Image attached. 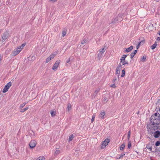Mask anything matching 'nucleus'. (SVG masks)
Segmentation results:
<instances>
[{
    "instance_id": "nucleus-1",
    "label": "nucleus",
    "mask_w": 160,
    "mask_h": 160,
    "mask_svg": "<svg viewBox=\"0 0 160 160\" xmlns=\"http://www.w3.org/2000/svg\"><path fill=\"white\" fill-rule=\"evenodd\" d=\"M151 122H153L156 123L160 122V114L159 113H155L151 118Z\"/></svg>"
},
{
    "instance_id": "nucleus-2",
    "label": "nucleus",
    "mask_w": 160,
    "mask_h": 160,
    "mask_svg": "<svg viewBox=\"0 0 160 160\" xmlns=\"http://www.w3.org/2000/svg\"><path fill=\"white\" fill-rule=\"evenodd\" d=\"M151 124L148 125V129H150L148 130V132H151L152 131H155L158 128L159 123H156L153 122H151Z\"/></svg>"
},
{
    "instance_id": "nucleus-3",
    "label": "nucleus",
    "mask_w": 160,
    "mask_h": 160,
    "mask_svg": "<svg viewBox=\"0 0 160 160\" xmlns=\"http://www.w3.org/2000/svg\"><path fill=\"white\" fill-rule=\"evenodd\" d=\"M22 49L19 48V47H18L16 48L13 51L12 53V55L13 56H15L16 55H18L21 51Z\"/></svg>"
},
{
    "instance_id": "nucleus-4",
    "label": "nucleus",
    "mask_w": 160,
    "mask_h": 160,
    "mask_svg": "<svg viewBox=\"0 0 160 160\" xmlns=\"http://www.w3.org/2000/svg\"><path fill=\"white\" fill-rule=\"evenodd\" d=\"M12 85V83L11 82H9L4 87V88L2 90V92L3 93H5L6 92L9 88Z\"/></svg>"
},
{
    "instance_id": "nucleus-5",
    "label": "nucleus",
    "mask_w": 160,
    "mask_h": 160,
    "mask_svg": "<svg viewBox=\"0 0 160 160\" xmlns=\"http://www.w3.org/2000/svg\"><path fill=\"white\" fill-rule=\"evenodd\" d=\"M152 135L155 138H158L160 137V131L157 130L155 131H152Z\"/></svg>"
},
{
    "instance_id": "nucleus-6",
    "label": "nucleus",
    "mask_w": 160,
    "mask_h": 160,
    "mask_svg": "<svg viewBox=\"0 0 160 160\" xmlns=\"http://www.w3.org/2000/svg\"><path fill=\"white\" fill-rule=\"evenodd\" d=\"M9 35V33L8 32H4L2 35V42H4L5 41L6 39L8 38Z\"/></svg>"
},
{
    "instance_id": "nucleus-7",
    "label": "nucleus",
    "mask_w": 160,
    "mask_h": 160,
    "mask_svg": "<svg viewBox=\"0 0 160 160\" xmlns=\"http://www.w3.org/2000/svg\"><path fill=\"white\" fill-rule=\"evenodd\" d=\"M109 142V139L108 138L106 139L103 142L102 144L101 148H104Z\"/></svg>"
},
{
    "instance_id": "nucleus-8",
    "label": "nucleus",
    "mask_w": 160,
    "mask_h": 160,
    "mask_svg": "<svg viewBox=\"0 0 160 160\" xmlns=\"http://www.w3.org/2000/svg\"><path fill=\"white\" fill-rule=\"evenodd\" d=\"M105 50L106 49L104 48L99 50V52L98 54V58L99 59L102 56L103 53L105 51Z\"/></svg>"
},
{
    "instance_id": "nucleus-9",
    "label": "nucleus",
    "mask_w": 160,
    "mask_h": 160,
    "mask_svg": "<svg viewBox=\"0 0 160 160\" xmlns=\"http://www.w3.org/2000/svg\"><path fill=\"white\" fill-rule=\"evenodd\" d=\"M36 142L34 140L31 141L29 143V146L32 149L34 148L36 146Z\"/></svg>"
},
{
    "instance_id": "nucleus-10",
    "label": "nucleus",
    "mask_w": 160,
    "mask_h": 160,
    "mask_svg": "<svg viewBox=\"0 0 160 160\" xmlns=\"http://www.w3.org/2000/svg\"><path fill=\"white\" fill-rule=\"evenodd\" d=\"M60 62V61H57L54 63L53 67L52 68V69L53 70L56 69L58 67L59 64Z\"/></svg>"
},
{
    "instance_id": "nucleus-11",
    "label": "nucleus",
    "mask_w": 160,
    "mask_h": 160,
    "mask_svg": "<svg viewBox=\"0 0 160 160\" xmlns=\"http://www.w3.org/2000/svg\"><path fill=\"white\" fill-rule=\"evenodd\" d=\"M105 115V112H101L99 115V117L102 119L104 118V116Z\"/></svg>"
},
{
    "instance_id": "nucleus-12",
    "label": "nucleus",
    "mask_w": 160,
    "mask_h": 160,
    "mask_svg": "<svg viewBox=\"0 0 160 160\" xmlns=\"http://www.w3.org/2000/svg\"><path fill=\"white\" fill-rule=\"evenodd\" d=\"M133 48V47L132 46H131L130 47L127 48L126 50H125V51L128 52H130L132 50Z\"/></svg>"
},
{
    "instance_id": "nucleus-13",
    "label": "nucleus",
    "mask_w": 160,
    "mask_h": 160,
    "mask_svg": "<svg viewBox=\"0 0 160 160\" xmlns=\"http://www.w3.org/2000/svg\"><path fill=\"white\" fill-rule=\"evenodd\" d=\"M127 55H123L122 57L121 58L120 60L121 62H123V61H124L125 60V58L127 57Z\"/></svg>"
},
{
    "instance_id": "nucleus-14",
    "label": "nucleus",
    "mask_w": 160,
    "mask_h": 160,
    "mask_svg": "<svg viewBox=\"0 0 160 160\" xmlns=\"http://www.w3.org/2000/svg\"><path fill=\"white\" fill-rule=\"evenodd\" d=\"M36 160H45V158L43 156H41L38 158Z\"/></svg>"
},
{
    "instance_id": "nucleus-15",
    "label": "nucleus",
    "mask_w": 160,
    "mask_h": 160,
    "mask_svg": "<svg viewBox=\"0 0 160 160\" xmlns=\"http://www.w3.org/2000/svg\"><path fill=\"white\" fill-rule=\"evenodd\" d=\"M118 17L115 18H113L112 22V23H115L118 20Z\"/></svg>"
},
{
    "instance_id": "nucleus-16",
    "label": "nucleus",
    "mask_w": 160,
    "mask_h": 160,
    "mask_svg": "<svg viewBox=\"0 0 160 160\" xmlns=\"http://www.w3.org/2000/svg\"><path fill=\"white\" fill-rule=\"evenodd\" d=\"M125 146V144L124 143H123L122 144L121 146L120 147V150H122L123 148H124Z\"/></svg>"
},
{
    "instance_id": "nucleus-17",
    "label": "nucleus",
    "mask_w": 160,
    "mask_h": 160,
    "mask_svg": "<svg viewBox=\"0 0 160 160\" xmlns=\"http://www.w3.org/2000/svg\"><path fill=\"white\" fill-rule=\"evenodd\" d=\"M71 106L70 103H68L67 105V109L68 111L69 112L70 110L71 109Z\"/></svg>"
},
{
    "instance_id": "nucleus-18",
    "label": "nucleus",
    "mask_w": 160,
    "mask_h": 160,
    "mask_svg": "<svg viewBox=\"0 0 160 160\" xmlns=\"http://www.w3.org/2000/svg\"><path fill=\"white\" fill-rule=\"evenodd\" d=\"M125 155V153H122L120 155H119V157H117V159H119L120 158H121L122 157L124 156Z\"/></svg>"
},
{
    "instance_id": "nucleus-19",
    "label": "nucleus",
    "mask_w": 160,
    "mask_h": 160,
    "mask_svg": "<svg viewBox=\"0 0 160 160\" xmlns=\"http://www.w3.org/2000/svg\"><path fill=\"white\" fill-rule=\"evenodd\" d=\"M56 55V54H54V53H53V54H51L50 56H49V58H50V59L51 60L53 58H54V57Z\"/></svg>"
},
{
    "instance_id": "nucleus-20",
    "label": "nucleus",
    "mask_w": 160,
    "mask_h": 160,
    "mask_svg": "<svg viewBox=\"0 0 160 160\" xmlns=\"http://www.w3.org/2000/svg\"><path fill=\"white\" fill-rule=\"evenodd\" d=\"M150 151H151L152 150V147L150 144H148L146 147Z\"/></svg>"
},
{
    "instance_id": "nucleus-21",
    "label": "nucleus",
    "mask_w": 160,
    "mask_h": 160,
    "mask_svg": "<svg viewBox=\"0 0 160 160\" xmlns=\"http://www.w3.org/2000/svg\"><path fill=\"white\" fill-rule=\"evenodd\" d=\"M74 137V136L73 135V134H72V135H71L69 137V141H72Z\"/></svg>"
},
{
    "instance_id": "nucleus-22",
    "label": "nucleus",
    "mask_w": 160,
    "mask_h": 160,
    "mask_svg": "<svg viewBox=\"0 0 160 160\" xmlns=\"http://www.w3.org/2000/svg\"><path fill=\"white\" fill-rule=\"evenodd\" d=\"M28 107L25 108L23 109H22L21 110L20 112H23L26 111V110L28 109Z\"/></svg>"
},
{
    "instance_id": "nucleus-23",
    "label": "nucleus",
    "mask_w": 160,
    "mask_h": 160,
    "mask_svg": "<svg viewBox=\"0 0 160 160\" xmlns=\"http://www.w3.org/2000/svg\"><path fill=\"white\" fill-rule=\"evenodd\" d=\"M122 74L121 76V77H123L125 74V69H123L122 71Z\"/></svg>"
},
{
    "instance_id": "nucleus-24",
    "label": "nucleus",
    "mask_w": 160,
    "mask_h": 160,
    "mask_svg": "<svg viewBox=\"0 0 160 160\" xmlns=\"http://www.w3.org/2000/svg\"><path fill=\"white\" fill-rule=\"evenodd\" d=\"M157 46V44L156 43H155L154 44H153L151 47V49H154Z\"/></svg>"
},
{
    "instance_id": "nucleus-25",
    "label": "nucleus",
    "mask_w": 160,
    "mask_h": 160,
    "mask_svg": "<svg viewBox=\"0 0 160 160\" xmlns=\"http://www.w3.org/2000/svg\"><path fill=\"white\" fill-rule=\"evenodd\" d=\"M95 117V115L94 114H93L92 116V118L91 119L92 122L94 120V119Z\"/></svg>"
},
{
    "instance_id": "nucleus-26",
    "label": "nucleus",
    "mask_w": 160,
    "mask_h": 160,
    "mask_svg": "<svg viewBox=\"0 0 160 160\" xmlns=\"http://www.w3.org/2000/svg\"><path fill=\"white\" fill-rule=\"evenodd\" d=\"M51 114L52 116H54L55 115L56 112L54 111L51 112Z\"/></svg>"
},
{
    "instance_id": "nucleus-27",
    "label": "nucleus",
    "mask_w": 160,
    "mask_h": 160,
    "mask_svg": "<svg viewBox=\"0 0 160 160\" xmlns=\"http://www.w3.org/2000/svg\"><path fill=\"white\" fill-rule=\"evenodd\" d=\"M108 100V98L106 97H104V99L103 100V101L105 103L107 102Z\"/></svg>"
},
{
    "instance_id": "nucleus-28",
    "label": "nucleus",
    "mask_w": 160,
    "mask_h": 160,
    "mask_svg": "<svg viewBox=\"0 0 160 160\" xmlns=\"http://www.w3.org/2000/svg\"><path fill=\"white\" fill-rule=\"evenodd\" d=\"M131 143L130 141H129L128 143V148H130L131 147Z\"/></svg>"
},
{
    "instance_id": "nucleus-29",
    "label": "nucleus",
    "mask_w": 160,
    "mask_h": 160,
    "mask_svg": "<svg viewBox=\"0 0 160 160\" xmlns=\"http://www.w3.org/2000/svg\"><path fill=\"white\" fill-rule=\"evenodd\" d=\"M121 67H122V65L120 64H119L118 65V66L117 67V69L118 70H121Z\"/></svg>"
},
{
    "instance_id": "nucleus-30",
    "label": "nucleus",
    "mask_w": 160,
    "mask_h": 160,
    "mask_svg": "<svg viewBox=\"0 0 160 160\" xmlns=\"http://www.w3.org/2000/svg\"><path fill=\"white\" fill-rule=\"evenodd\" d=\"M146 56H144L142 57V58H141V61H144L146 60Z\"/></svg>"
},
{
    "instance_id": "nucleus-31",
    "label": "nucleus",
    "mask_w": 160,
    "mask_h": 160,
    "mask_svg": "<svg viewBox=\"0 0 160 160\" xmlns=\"http://www.w3.org/2000/svg\"><path fill=\"white\" fill-rule=\"evenodd\" d=\"M87 42V40H83L82 41V44H85Z\"/></svg>"
},
{
    "instance_id": "nucleus-32",
    "label": "nucleus",
    "mask_w": 160,
    "mask_h": 160,
    "mask_svg": "<svg viewBox=\"0 0 160 160\" xmlns=\"http://www.w3.org/2000/svg\"><path fill=\"white\" fill-rule=\"evenodd\" d=\"M130 134H131L130 131H129V132H128V140H129V138H130Z\"/></svg>"
},
{
    "instance_id": "nucleus-33",
    "label": "nucleus",
    "mask_w": 160,
    "mask_h": 160,
    "mask_svg": "<svg viewBox=\"0 0 160 160\" xmlns=\"http://www.w3.org/2000/svg\"><path fill=\"white\" fill-rule=\"evenodd\" d=\"M26 104V103H23L20 106V108H22Z\"/></svg>"
},
{
    "instance_id": "nucleus-34",
    "label": "nucleus",
    "mask_w": 160,
    "mask_h": 160,
    "mask_svg": "<svg viewBox=\"0 0 160 160\" xmlns=\"http://www.w3.org/2000/svg\"><path fill=\"white\" fill-rule=\"evenodd\" d=\"M160 144V141H157L155 143V145L156 146H158Z\"/></svg>"
},
{
    "instance_id": "nucleus-35",
    "label": "nucleus",
    "mask_w": 160,
    "mask_h": 160,
    "mask_svg": "<svg viewBox=\"0 0 160 160\" xmlns=\"http://www.w3.org/2000/svg\"><path fill=\"white\" fill-rule=\"evenodd\" d=\"M60 152V151L59 150H57L55 152V154H59Z\"/></svg>"
},
{
    "instance_id": "nucleus-36",
    "label": "nucleus",
    "mask_w": 160,
    "mask_h": 160,
    "mask_svg": "<svg viewBox=\"0 0 160 160\" xmlns=\"http://www.w3.org/2000/svg\"><path fill=\"white\" fill-rule=\"evenodd\" d=\"M144 43V41H142L141 42H140L138 43V45L139 46H140L141 44L142 45Z\"/></svg>"
},
{
    "instance_id": "nucleus-37",
    "label": "nucleus",
    "mask_w": 160,
    "mask_h": 160,
    "mask_svg": "<svg viewBox=\"0 0 160 160\" xmlns=\"http://www.w3.org/2000/svg\"><path fill=\"white\" fill-rule=\"evenodd\" d=\"M50 60H51L50 58H49L48 57L47 58V59L46 60V63H48V62H49Z\"/></svg>"
},
{
    "instance_id": "nucleus-38",
    "label": "nucleus",
    "mask_w": 160,
    "mask_h": 160,
    "mask_svg": "<svg viewBox=\"0 0 160 160\" xmlns=\"http://www.w3.org/2000/svg\"><path fill=\"white\" fill-rule=\"evenodd\" d=\"M66 34V32L64 31H63L62 32V36L64 37Z\"/></svg>"
},
{
    "instance_id": "nucleus-39",
    "label": "nucleus",
    "mask_w": 160,
    "mask_h": 160,
    "mask_svg": "<svg viewBox=\"0 0 160 160\" xmlns=\"http://www.w3.org/2000/svg\"><path fill=\"white\" fill-rule=\"evenodd\" d=\"M122 62L123 65H125L126 64H128V62H125V61H123V62H120V63Z\"/></svg>"
},
{
    "instance_id": "nucleus-40",
    "label": "nucleus",
    "mask_w": 160,
    "mask_h": 160,
    "mask_svg": "<svg viewBox=\"0 0 160 160\" xmlns=\"http://www.w3.org/2000/svg\"><path fill=\"white\" fill-rule=\"evenodd\" d=\"M117 69V71H116V74H118V77L119 75V74H120V70H118L117 69Z\"/></svg>"
},
{
    "instance_id": "nucleus-41",
    "label": "nucleus",
    "mask_w": 160,
    "mask_h": 160,
    "mask_svg": "<svg viewBox=\"0 0 160 160\" xmlns=\"http://www.w3.org/2000/svg\"><path fill=\"white\" fill-rule=\"evenodd\" d=\"M24 46H25V44H22L21 46H19V48H20L21 49H22V48H23Z\"/></svg>"
},
{
    "instance_id": "nucleus-42",
    "label": "nucleus",
    "mask_w": 160,
    "mask_h": 160,
    "mask_svg": "<svg viewBox=\"0 0 160 160\" xmlns=\"http://www.w3.org/2000/svg\"><path fill=\"white\" fill-rule=\"evenodd\" d=\"M135 55L132 52V53H131V54H130V56H131V58H133V57H134V56Z\"/></svg>"
},
{
    "instance_id": "nucleus-43",
    "label": "nucleus",
    "mask_w": 160,
    "mask_h": 160,
    "mask_svg": "<svg viewBox=\"0 0 160 160\" xmlns=\"http://www.w3.org/2000/svg\"><path fill=\"white\" fill-rule=\"evenodd\" d=\"M111 87H112L113 88H115L116 87V86L114 84L111 85L110 86Z\"/></svg>"
},
{
    "instance_id": "nucleus-44",
    "label": "nucleus",
    "mask_w": 160,
    "mask_h": 160,
    "mask_svg": "<svg viewBox=\"0 0 160 160\" xmlns=\"http://www.w3.org/2000/svg\"><path fill=\"white\" fill-rule=\"evenodd\" d=\"M137 52V50H135L134 51V52H132L135 55V54Z\"/></svg>"
},
{
    "instance_id": "nucleus-45",
    "label": "nucleus",
    "mask_w": 160,
    "mask_h": 160,
    "mask_svg": "<svg viewBox=\"0 0 160 160\" xmlns=\"http://www.w3.org/2000/svg\"><path fill=\"white\" fill-rule=\"evenodd\" d=\"M98 92V90H96L94 92V93L95 94H97Z\"/></svg>"
},
{
    "instance_id": "nucleus-46",
    "label": "nucleus",
    "mask_w": 160,
    "mask_h": 160,
    "mask_svg": "<svg viewBox=\"0 0 160 160\" xmlns=\"http://www.w3.org/2000/svg\"><path fill=\"white\" fill-rule=\"evenodd\" d=\"M35 57L33 56L32 57V60H34L35 59Z\"/></svg>"
},
{
    "instance_id": "nucleus-47",
    "label": "nucleus",
    "mask_w": 160,
    "mask_h": 160,
    "mask_svg": "<svg viewBox=\"0 0 160 160\" xmlns=\"http://www.w3.org/2000/svg\"><path fill=\"white\" fill-rule=\"evenodd\" d=\"M70 58H69L67 61V63H68L70 61Z\"/></svg>"
},
{
    "instance_id": "nucleus-48",
    "label": "nucleus",
    "mask_w": 160,
    "mask_h": 160,
    "mask_svg": "<svg viewBox=\"0 0 160 160\" xmlns=\"http://www.w3.org/2000/svg\"><path fill=\"white\" fill-rule=\"evenodd\" d=\"M50 1H52V2H55L57 0H50Z\"/></svg>"
},
{
    "instance_id": "nucleus-49",
    "label": "nucleus",
    "mask_w": 160,
    "mask_h": 160,
    "mask_svg": "<svg viewBox=\"0 0 160 160\" xmlns=\"http://www.w3.org/2000/svg\"><path fill=\"white\" fill-rule=\"evenodd\" d=\"M157 40H160V37H158L157 38Z\"/></svg>"
},
{
    "instance_id": "nucleus-50",
    "label": "nucleus",
    "mask_w": 160,
    "mask_h": 160,
    "mask_svg": "<svg viewBox=\"0 0 160 160\" xmlns=\"http://www.w3.org/2000/svg\"><path fill=\"white\" fill-rule=\"evenodd\" d=\"M139 47V46L138 45L137 46V49H138Z\"/></svg>"
},
{
    "instance_id": "nucleus-51",
    "label": "nucleus",
    "mask_w": 160,
    "mask_h": 160,
    "mask_svg": "<svg viewBox=\"0 0 160 160\" xmlns=\"http://www.w3.org/2000/svg\"><path fill=\"white\" fill-rule=\"evenodd\" d=\"M158 34L160 35V31L159 32Z\"/></svg>"
},
{
    "instance_id": "nucleus-52",
    "label": "nucleus",
    "mask_w": 160,
    "mask_h": 160,
    "mask_svg": "<svg viewBox=\"0 0 160 160\" xmlns=\"http://www.w3.org/2000/svg\"><path fill=\"white\" fill-rule=\"evenodd\" d=\"M115 79L114 80V81H115L116 79V78H115Z\"/></svg>"
}]
</instances>
